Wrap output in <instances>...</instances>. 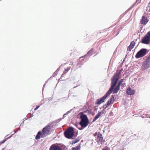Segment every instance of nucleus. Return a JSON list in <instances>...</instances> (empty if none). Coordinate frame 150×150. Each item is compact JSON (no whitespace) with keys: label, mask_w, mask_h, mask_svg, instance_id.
Listing matches in <instances>:
<instances>
[{"label":"nucleus","mask_w":150,"mask_h":150,"mask_svg":"<svg viewBox=\"0 0 150 150\" xmlns=\"http://www.w3.org/2000/svg\"><path fill=\"white\" fill-rule=\"evenodd\" d=\"M135 42L134 41H132L131 42L130 45L128 47L127 50L128 51H131V50L134 47L135 45Z\"/></svg>","instance_id":"obj_11"},{"label":"nucleus","mask_w":150,"mask_h":150,"mask_svg":"<svg viewBox=\"0 0 150 150\" xmlns=\"http://www.w3.org/2000/svg\"><path fill=\"white\" fill-rule=\"evenodd\" d=\"M146 35L150 38V31L146 34Z\"/></svg>","instance_id":"obj_20"},{"label":"nucleus","mask_w":150,"mask_h":150,"mask_svg":"<svg viewBox=\"0 0 150 150\" xmlns=\"http://www.w3.org/2000/svg\"><path fill=\"white\" fill-rule=\"evenodd\" d=\"M112 103V102L111 101V100H110V101H108L107 104V106H109Z\"/></svg>","instance_id":"obj_19"},{"label":"nucleus","mask_w":150,"mask_h":150,"mask_svg":"<svg viewBox=\"0 0 150 150\" xmlns=\"http://www.w3.org/2000/svg\"><path fill=\"white\" fill-rule=\"evenodd\" d=\"M123 69H122L120 70H117V71L114 74L111 78V86L109 90L103 97L97 100L96 104L100 105L104 102L105 100L108 96L110 94L114 87L116 85L117 81L119 78L120 75Z\"/></svg>","instance_id":"obj_1"},{"label":"nucleus","mask_w":150,"mask_h":150,"mask_svg":"<svg viewBox=\"0 0 150 150\" xmlns=\"http://www.w3.org/2000/svg\"><path fill=\"white\" fill-rule=\"evenodd\" d=\"M97 134V137L96 139V142L98 143V144H100L101 143L103 139L102 135L99 132H98V133H96L94 135L95 136H96V134Z\"/></svg>","instance_id":"obj_7"},{"label":"nucleus","mask_w":150,"mask_h":150,"mask_svg":"<svg viewBox=\"0 0 150 150\" xmlns=\"http://www.w3.org/2000/svg\"><path fill=\"white\" fill-rule=\"evenodd\" d=\"M125 80V79H122L118 83V85L116 86V88L114 89L113 92V93H116L118 92V91L120 89V86L122 85L123 86L124 85H125V83H123V84H122V83Z\"/></svg>","instance_id":"obj_6"},{"label":"nucleus","mask_w":150,"mask_h":150,"mask_svg":"<svg viewBox=\"0 0 150 150\" xmlns=\"http://www.w3.org/2000/svg\"><path fill=\"white\" fill-rule=\"evenodd\" d=\"M142 43L148 44L150 42V38L146 35L141 40Z\"/></svg>","instance_id":"obj_8"},{"label":"nucleus","mask_w":150,"mask_h":150,"mask_svg":"<svg viewBox=\"0 0 150 150\" xmlns=\"http://www.w3.org/2000/svg\"><path fill=\"white\" fill-rule=\"evenodd\" d=\"M146 50L145 49H142L139 51L137 54L136 57L139 58L144 56L146 52Z\"/></svg>","instance_id":"obj_5"},{"label":"nucleus","mask_w":150,"mask_h":150,"mask_svg":"<svg viewBox=\"0 0 150 150\" xmlns=\"http://www.w3.org/2000/svg\"><path fill=\"white\" fill-rule=\"evenodd\" d=\"M79 141V140H76L75 141H74L73 142H72V144H75L77 143V142H78Z\"/></svg>","instance_id":"obj_21"},{"label":"nucleus","mask_w":150,"mask_h":150,"mask_svg":"<svg viewBox=\"0 0 150 150\" xmlns=\"http://www.w3.org/2000/svg\"><path fill=\"white\" fill-rule=\"evenodd\" d=\"M80 147V145L79 146H77L75 147H73L72 148V150H79Z\"/></svg>","instance_id":"obj_17"},{"label":"nucleus","mask_w":150,"mask_h":150,"mask_svg":"<svg viewBox=\"0 0 150 150\" xmlns=\"http://www.w3.org/2000/svg\"><path fill=\"white\" fill-rule=\"evenodd\" d=\"M4 148H3V149H2V150H4Z\"/></svg>","instance_id":"obj_25"},{"label":"nucleus","mask_w":150,"mask_h":150,"mask_svg":"<svg viewBox=\"0 0 150 150\" xmlns=\"http://www.w3.org/2000/svg\"><path fill=\"white\" fill-rule=\"evenodd\" d=\"M135 93V91L134 90H132L130 87L128 88L126 91V93L128 95H133Z\"/></svg>","instance_id":"obj_10"},{"label":"nucleus","mask_w":150,"mask_h":150,"mask_svg":"<svg viewBox=\"0 0 150 150\" xmlns=\"http://www.w3.org/2000/svg\"><path fill=\"white\" fill-rule=\"evenodd\" d=\"M108 106H107V104H105L103 106V108L105 109H106L108 107Z\"/></svg>","instance_id":"obj_22"},{"label":"nucleus","mask_w":150,"mask_h":150,"mask_svg":"<svg viewBox=\"0 0 150 150\" xmlns=\"http://www.w3.org/2000/svg\"><path fill=\"white\" fill-rule=\"evenodd\" d=\"M148 6L149 7H150V2H149V4H148Z\"/></svg>","instance_id":"obj_24"},{"label":"nucleus","mask_w":150,"mask_h":150,"mask_svg":"<svg viewBox=\"0 0 150 150\" xmlns=\"http://www.w3.org/2000/svg\"><path fill=\"white\" fill-rule=\"evenodd\" d=\"M49 150H62L60 147L53 144L50 147Z\"/></svg>","instance_id":"obj_9"},{"label":"nucleus","mask_w":150,"mask_h":150,"mask_svg":"<svg viewBox=\"0 0 150 150\" xmlns=\"http://www.w3.org/2000/svg\"><path fill=\"white\" fill-rule=\"evenodd\" d=\"M70 69V67H68L65 69L64 71L63 74L61 76H63L64 74H65Z\"/></svg>","instance_id":"obj_15"},{"label":"nucleus","mask_w":150,"mask_h":150,"mask_svg":"<svg viewBox=\"0 0 150 150\" xmlns=\"http://www.w3.org/2000/svg\"><path fill=\"white\" fill-rule=\"evenodd\" d=\"M149 64H148L147 63L145 62L142 65L141 68L143 70H145L149 67Z\"/></svg>","instance_id":"obj_12"},{"label":"nucleus","mask_w":150,"mask_h":150,"mask_svg":"<svg viewBox=\"0 0 150 150\" xmlns=\"http://www.w3.org/2000/svg\"><path fill=\"white\" fill-rule=\"evenodd\" d=\"M101 112H98V114L95 116L94 119L93 120V122H94L97 119H98V118H99L101 115Z\"/></svg>","instance_id":"obj_14"},{"label":"nucleus","mask_w":150,"mask_h":150,"mask_svg":"<svg viewBox=\"0 0 150 150\" xmlns=\"http://www.w3.org/2000/svg\"><path fill=\"white\" fill-rule=\"evenodd\" d=\"M81 121L79 123L82 127L84 128L88 125L89 121L87 116L85 115H81L80 117Z\"/></svg>","instance_id":"obj_3"},{"label":"nucleus","mask_w":150,"mask_h":150,"mask_svg":"<svg viewBox=\"0 0 150 150\" xmlns=\"http://www.w3.org/2000/svg\"><path fill=\"white\" fill-rule=\"evenodd\" d=\"M93 49H92L91 50H90L88 52V53H87V54L88 55L91 56L93 54Z\"/></svg>","instance_id":"obj_16"},{"label":"nucleus","mask_w":150,"mask_h":150,"mask_svg":"<svg viewBox=\"0 0 150 150\" xmlns=\"http://www.w3.org/2000/svg\"><path fill=\"white\" fill-rule=\"evenodd\" d=\"M50 125H48L46 126L43 128L42 132L39 131L38 132L35 137V139H38L40 138V136L42 138H44L49 135L50 134Z\"/></svg>","instance_id":"obj_2"},{"label":"nucleus","mask_w":150,"mask_h":150,"mask_svg":"<svg viewBox=\"0 0 150 150\" xmlns=\"http://www.w3.org/2000/svg\"><path fill=\"white\" fill-rule=\"evenodd\" d=\"M148 22L147 18L144 16L142 17V18L141 21V23L143 24H146Z\"/></svg>","instance_id":"obj_13"},{"label":"nucleus","mask_w":150,"mask_h":150,"mask_svg":"<svg viewBox=\"0 0 150 150\" xmlns=\"http://www.w3.org/2000/svg\"><path fill=\"white\" fill-rule=\"evenodd\" d=\"M40 107V106H37L36 108H35L34 110H36L37 109H38V108Z\"/></svg>","instance_id":"obj_23"},{"label":"nucleus","mask_w":150,"mask_h":150,"mask_svg":"<svg viewBox=\"0 0 150 150\" xmlns=\"http://www.w3.org/2000/svg\"><path fill=\"white\" fill-rule=\"evenodd\" d=\"M115 96H111L110 99V100L112 102H114L115 100Z\"/></svg>","instance_id":"obj_18"},{"label":"nucleus","mask_w":150,"mask_h":150,"mask_svg":"<svg viewBox=\"0 0 150 150\" xmlns=\"http://www.w3.org/2000/svg\"><path fill=\"white\" fill-rule=\"evenodd\" d=\"M74 132L73 127H69L64 132V135L68 139L71 138L74 136Z\"/></svg>","instance_id":"obj_4"}]
</instances>
